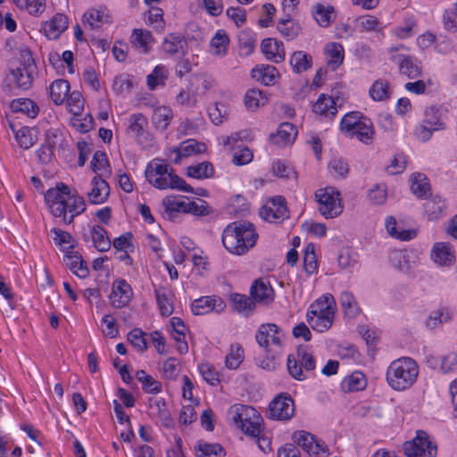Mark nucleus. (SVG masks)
Segmentation results:
<instances>
[{
  "label": "nucleus",
  "mask_w": 457,
  "mask_h": 457,
  "mask_svg": "<svg viewBox=\"0 0 457 457\" xmlns=\"http://www.w3.org/2000/svg\"><path fill=\"white\" fill-rule=\"evenodd\" d=\"M131 286L124 278H116L112 284L110 303L116 309L127 306L133 298Z\"/></svg>",
  "instance_id": "nucleus-19"
},
{
  "label": "nucleus",
  "mask_w": 457,
  "mask_h": 457,
  "mask_svg": "<svg viewBox=\"0 0 457 457\" xmlns=\"http://www.w3.org/2000/svg\"><path fill=\"white\" fill-rule=\"evenodd\" d=\"M324 55L328 66L335 71L344 62L345 49L340 43L328 42L324 46Z\"/></svg>",
  "instance_id": "nucleus-33"
},
{
  "label": "nucleus",
  "mask_w": 457,
  "mask_h": 457,
  "mask_svg": "<svg viewBox=\"0 0 457 457\" xmlns=\"http://www.w3.org/2000/svg\"><path fill=\"white\" fill-rule=\"evenodd\" d=\"M297 136L296 128L290 122H284L279 125L277 132L271 135L270 139L273 144L278 146L292 145Z\"/></svg>",
  "instance_id": "nucleus-32"
},
{
  "label": "nucleus",
  "mask_w": 457,
  "mask_h": 457,
  "mask_svg": "<svg viewBox=\"0 0 457 457\" xmlns=\"http://www.w3.org/2000/svg\"><path fill=\"white\" fill-rule=\"evenodd\" d=\"M419 364L411 357H401L393 361L386 371L388 386L398 392L411 388L417 381Z\"/></svg>",
  "instance_id": "nucleus-4"
},
{
  "label": "nucleus",
  "mask_w": 457,
  "mask_h": 457,
  "mask_svg": "<svg viewBox=\"0 0 457 457\" xmlns=\"http://www.w3.org/2000/svg\"><path fill=\"white\" fill-rule=\"evenodd\" d=\"M48 91L52 102L55 105H62L71 93V86L67 80L59 79L50 84Z\"/></svg>",
  "instance_id": "nucleus-37"
},
{
  "label": "nucleus",
  "mask_w": 457,
  "mask_h": 457,
  "mask_svg": "<svg viewBox=\"0 0 457 457\" xmlns=\"http://www.w3.org/2000/svg\"><path fill=\"white\" fill-rule=\"evenodd\" d=\"M89 204L98 205L104 204L110 195V187L100 176H94L85 192Z\"/></svg>",
  "instance_id": "nucleus-20"
},
{
  "label": "nucleus",
  "mask_w": 457,
  "mask_h": 457,
  "mask_svg": "<svg viewBox=\"0 0 457 457\" xmlns=\"http://www.w3.org/2000/svg\"><path fill=\"white\" fill-rule=\"evenodd\" d=\"M421 121L425 125L429 126L430 129H435L436 131L443 130L445 128L438 110L434 107L426 109L424 118Z\"/></svg>",
  "instance_id": "nucleus-63"
},
{
  "label": "nucleus",
  "mask_w": 457,
  "mask_h": 457,
  "mask_svg": "<svg viewBox=\"0 0 457 457\" xmlns=\"http://www.w3.org/2000/svg\"><path fill=\"white\" fill-rule=\"evenodd\" d=\"M230 301L234 309L243 315H248L255 307L254 302L245 295L232 294Z\"/></svg>",
  "instance_id": "nucleus-59"
},
{
  "label": "nucleus",
  "mask_w": 457,
  "mask_h": 457,
  "mask_svg": "<svg viewBox=\"0 0 457 457\" xmlns=\"http://www.w3.org/2000/svg\"><path fill=\"white\" fill-rule=\"evenodd\" d=\"M268 95L265 91L252 88L246 91L244 103L247 110L255 111L268 103Z\"/></svg>",
  "instance_id": "nucleus-48"
},
{
  "label": "nucleus",
  "mask_w": 457,
  "mask_h": 457,
  "mask_svg": "<svg viewBox=\"0 0 457 457\" xmlns=\"http://www.w3.org/2000/svg\"><path fill=\"white\" fill-rule=\"evenodd\" d=\"M171 328V336L177 342V350L180 354H185L188 351V345L186 341V335L188 331L185 322L179 317H172L170 320Z\"/></svg>",
  "instance_id": "nucleus-29"
},
{
  "label": "nucleus",
  "mask_w": 457,
  "mask_h": 457,
  "mask_svg": "<svg viewBox=\"0 0 457 457\" xmlns=\"http://www.w3.org/2000/svg\"><path fill=\"white\" fill-rule=\"evenodd\" d=\"M186 41L178 34L168 35L162 43V48L165 53L170 54H178L184 53Z\"/></svg>",
  "instance_id": "nucleus-58"
},
{
  "label": "nucleus",
  "mask_w": 457,
  "mask_h": 457,
  "mask_svg": "<svg viewBox=\"0 0 457 457\" xmlns=\"http://www.w3.org/2000/svg\"><path fill=\"white\" fill-rule=\"evenodd\" d=\"M403 50H407V47L403 44L390 46L386 51L389 60L396 63L400 73L407 76L409 79L420 77L421 74L420 62L411 55L399 54Z\"/></svg>",
  "instance_id": "nucleus-14"
},
{
  "label": "nucleus",
  "mask_w": 457,
  "mask_h": 457,
  "mask_svg": "<svg viewBox=\"0 0 457 457\" xmlns=\"http://www.w3.org/2000/svg\"><path fill=\"white\" fill-rule=\"evenodd\" d=\"M258 345L275 358L284 348L286 336L283 330L274 323L262 324L255 336Z\"/></svg>",
  "instance_id": "nucleus-9"
},
{
  "label": "nucleus",
  "mask_w": 457,
  "mask_h": 457,
  "mask_svg": "<svg viewBox=\"0 0 457 457\" xmlns=\"http://www.w3.org/2000/svg\"><path fill=\"white\" fill-rule=\"evenodd\" d=\"M206 145L195 139H187L179 144L178 147L171 148L166 156L175 164L180 163L184 158L204 153Z\"/></svg>",
  "instance_id": "nucleus-18"
},
{
  "label": "nucleus",
  "mask_w": 457,
  "mask_h": 457,
  "mask_svg": "<svg viewBox=\"0 0 457 457\" xmlns=\"http://www.w3.org/2000/svg\"><path fill=\"white\" fill-rule=\"evenodd\" d=\"M14 134L17 143L25 150L32 147L36 143L35 131L29 127H21L15 130Z\"/></svg>",
  "instance_id": "nucleus-60"
},
{
  "label": "nucleus",
  "mask_w": 457,
  "mask_h": 457,
  "mask_svg": "<svg viewBox=\"0 0 457 457\" xmlns=\"http://www.w3.org/2000/svg\"><path fill=\"white\" fill-rule=\"evenodd\" d=\"M110 21V14L104 6L87 9L82 18L84 26H87L91 29H99Z\"/></svg>",
  "instance_id": "nucleus-26"
},
{
  "label": "nucleus",
  "mask_w": 457,
  "mask_h": 457,
  "mask_svg": "<svg viewBox=\"0 0 457 457\" xmlns=\"http://www.w3.org/2000/svg\"><path fill=\"white\" fill-rule=\"evenodd\" d=\"M287 371L296 380H305L316 367L312 353L305 347H300L296 353L287 356Z\"/></svg>",
  "instance_id": "nucleus-11"
},
{
  "label": "nucleus",
  "mask_w": 457,
  "mask_h": 457,
  "mask_svg": "<svg viewBox=\"0 0 457 457\" xmlns=\"http://www.w3.org/2000/svg\"><path fill=\"white\" fill-rule=\"evenodd\" d=\"M455 251L450 243L436 242L430 251L431 261L439 268H449L455 262Z\"/></svg>",
  "instance_id": "nucleus-21"
},
{
  "label": "nucleus",
  "mask_w": 457,
  "mask_h": 457,
  "mask_svg": "<svg viewBox=\"0 0 457 457\" xmlns=\"http://www.w3.org/2000/svg\"><path fill=\"white\" fill-rule=\"evenodd\" d=\"M336 312L337 303L334 296L325 294L311 303L306 312V320L314 331L324 333L333 325Z\"/></svg>",
  "instance_id": "nucleus-5"
},
{
  "label": "nucleus",
  "mask_w": 457,
  "mask_h": 457,
  "mask_svg": "<svg viewBox=\"0 0 457 457\" xmlns=\"http://www.w3.org/2000/svg\"><path fill=\"white\" fill-rule=\"evenodd\" d=\"M251 295L254 301L269 304L274 300V291L267 278L256 279L251 287Z\"/></svg>",
  "instance_id": "nucleus-28"
},
{
  "label": "nucleus",
  "mask_w": 457,
  "mask_h": 457,
  "mask_svg": "<svg viewBox=\"0 0 457 457\" xmlns=\"http://www.w3.org/2000/svg\"><path fill=\"white\" fill-rule=\"evenodd\" d=\"M289 64L295 73H303L312 68V57L304 51H295L290 56Z\"/></svg>",
  "instance_id": "nucleus-45"
},
{
  "label": "nucleus",
  "mask_w": 457,
  "mask_h": 457,
  "mask_svg": "<svg viewBox=\"0 0 457 457\" xmlns=\"http://www.w3.org/2000/svg\"><path fill=\"white\" fill-rule=\"evenodd\" d=\"M320 213L326 219H333L343 212L340 193L334 187L320 188L315 193Z\"/></svg>",
  "instance_id": "nucleus-13"
},
{
  "label": "nucleus",
  "mask_w": 457,
  "mask_h": 457,
  "mask_svg": "<svg viewBox=\"0 0 457 457\" xmlns=\"http://www.w3.org/2000/svg\"><path fill=\"white\" fill-rule=\"evenodd\" d=\"M148 334L140 328H134L128 334V341L130 345L140 353L147 349Z\"/></svg>",
  "instance_id": "nucleus-61"
},
{
  "label": "nucleus",
  "mask_w": 457,
  "mask_h": 457,
  "mask_svg": "<svg viewBox=\"0 0 457 457\" xmlns=\"http://www.w3.org/2000/svg\"><path fill=\"white\" fill-rule=\"evenodd\" d=\"M146 181L159 190H177L194 193L193 187L176 174L163 159L155 158L150 161L145 169Z\"/></svg>",
  "instance_id": "nucleus-2"
},
{
  "label": "nucleus",
  "mask_w": 457,
  "mask_h": 457,
  "mask_svg": "<svg viewBox=\"0 0 457 457\" xmlns=\"http://www.w3.org/2000/svg\"><path fill=\"white\" fill-rule=\"evenodd\" d=\"M11 109L14 112H20L29 118H35L38 114V106L29 98H17L12 101Z\"/></svg>",
  "instance_id": "nucleus-52"
},
{
  "label": "nucleus",
  "mask_w": 457,
  "mask_h": 457,
  "mask_svg": "<svg viewBox=\"0 0 457 457\" xmlns=\"http://www.w3.org/2000/svg\"><path fill=\"white\" fill-rule=\"evenodd\" d=\"M452 312L446 307H440L428 315L426 319L425 325L429 329L439 328L444 323H447L452 320Z\"/></svg>",
  "instance_id": "nucleus-50"
},
{
  "label": "nucleus",
  "mask_w": 457,
  "mask_h": 457,
  "mask_svg": "<svg viewBox=\"0 0 457 457\" xmlns=\"http://www.w3.org/2000/svg\"><path fill=\"white\" fill-rule=\"evenodd\" d=\"M312 111L320 117L334 118L337 112L336 101L332 96L321 94L314 103Z\"/></svg>",
  "instance_id": "nucleus-34"
},
{
  "label": "nucleus",
  "mask_w": 457,
  "mask_h": 457,
  "mask_svg": "<svg viewBox=\"0 0 457 457\" xmlns=\"http://www.w3.org/2000/svg\"><path fill=\"white\" fill-rule=\"evenodd\" d=\"M411 192L419 197L425 196L429 189L428 178L422 173H414L411 177Z\"/></svg>",
  "instance_id": "nucleus-62"
},
{
  "label": "nucleus",
  "mask_w": 457,
  "mask_h": 457,
  "mask_svg": "<svg viewBox=\"0 0 457 457\" xmlns=\"http://www.w3.org/2000/svg\"><path fill=\"white\" fill-rule=\"evenodd\" d=\"M295 403L292 397L286 394L278 395L269 405V416L276 420H288L295 414Z\"/></svg>",
  "instance_id": "nucleus-17"
},
{
  "label": "nucleus",
  "mask_w": 457,
  "mask_h": 457,
  "mask_svg": "<svg viewBox=\"0 0 457 457\" xmlns=\"http://www.w3.org/2000/svg\"><path fill=\"white\" fill-rule=\"evenodd\" d=\"M156 302L162 316L168 317L174 311L172 292L163 287H160L154 290Z\"/></svg>",
  "instance_id": "nucleus-39"
},
{
  "label": "nucleus",
  "mask_w": 457,
  "mask_h": 457,
  "mask_svg": "<svg viewBox=\"0 0 457 457\" xmlns=\"http://www.w3.org/2000/svg\"><path fill=\"white\" fill-rule=\"evenodd\" d=\"M385 227L388 235L401 241H410L418 235L416 228H403L398 226L396 220L393 216H388L385 220Z\"/></svg>",
  "instance_id": "nucleus-31"
},
{
  "label": "nucleus",
  "mask_w": 457,
  "mask_h": 457,
  "mask_svg": "<svg viewBox=\"0 0 457 457\" xmlns=\"http://www.w3.org/2000/svg\"><path fill=\"white\" fill-rule=\"evenodd\" d=\"M187 198L182 195H169L162 201L163 216L172 220L179 213H186Z\"/></svg>",
  "instance_id": "nucleus-25"
},
{
  "label": "nucleus",
  "mask_w": 457,
  "mask_h": 457,
  "mask_svg": "<svg viewBox=\"0 0 457 457\" xmlns=\"http://www.w3.org/2000/svg\"><path fill=\"white\" fill-rule=\"evenodd\" d=\"M245 359V351L241 345L235 343L230 345L225 355V367L228 370H237Z\"/></svg>",
  "instance_id": "nucleus-51"
},
{
  "label": "nucleus",
  "mask_w": 457,
  "mask_h": 457,
  "mask_svg": "<svg viewBox=\"0 0 457 457\" xmlns=\"http://www.w3.org/2000/svg\"><path fill=\"white\" fill-rule=\"evenodd\" d=\"M229 44V37L223 29L216 31L210 42V53L217 57H223L227 52Z\"/></svg>",
  "instance_id": "nucleus-43"
},
{
  "label": "nucleus",
  "mask_w": 457,
  "mask_h": 457,
  "mask_svg": "<svg viewBox=\"0 0 457 457\" xmlns=\"http://www.w3.org/2000/svg\"><path fill=\"white\" fill-rule=\"evenodd\" d=\"M340 131L349 138H355L363 144H370L374 129L370 119L361 112H349L340 120Z\"/></svg>",
  "instance_id": "nucleus-6"
},
{
  "label": "nucleus",
  "mask_w": 457,
  "mask_h": 457,
  "mask_svg": "<svg viewBox=\"0 0 457 457\" xmlns=\"http://www.w3.org/2000/svg\"><path fill=\"white\" fill-rule=\"evenodd\" d=\"M389 260L395 268L402 271H407L416 264L418 254L413 249H398L390 253Z\"/></svg>",
  "instance_id": "nucleus-24"
},
{
  "label": "nucleus",
  "mask_w": 457,
  "mask_h": 457,
  "mask_svg": "<svg viewBox=\"0 0 457 457\" xmlns=\"http://www.w3.org/2000/svg\"><path fill=\"white\" fill-rule=\"evenodd\" d=\"M258 237L251 222L235 221L224 228L222 245L229 253L241 256L255 246Z\"/></svg>",
  "instance_id": "nucleus-3"
},
{
  "label": "nucleus",
  "mask_w": 457,
  "mask_h": 457,
  "mask_svg": "<svg viewBox=\"0 0 457 457\" xmlns=\"http://www.w3.org/2000/svg\"><path fill=\"white\" fill-rule=\"evenodd\" d=\"M367 386L365 375L361 371H354L346 376L341 382L344 392H354L363 390Z\"/></svg>",
  "instance_id": "nucleus-47"
},
{
  "label": "nucleus",
  "mask_w": 457,
  "mask_h": 457,
  "mask_svg": "<svg viewBox=\"0 0 457 457\" xmlns=\"http://www.w3.org/2000/svg\"><path fill=\"white\" fill-rule=\"evenodd\" d=\"M92 170L96 173V176L103 178L111 174V169L106 154L102 151H96L90 162Z\"/></svg>",
  "instance_id": "nucleus-56"
},
{
  "label": "nucleus",
  "mask_w": 457,
  "mask_h": 457,
  "mask_svg": "<svg viewBox=\"0 0 457 457\" xmlns=\"http://www.w3.org/2000/svg\"><path fill=\"white\" fill-rule=\"evenodd\" d=\"M417 20L412 14L404 16L403 22L390 29V34L398 39H407L415 34Z\"/></svg>",
  "instance_id": "nucleus-38"
},
{
  "label": "nucleus",
  "mask_w": 457,
  "mask_h": 457,
  "mask_svg": "<svg viewBox=\"0 0 457 457\" xmlns=\"http://www.w3.org/2000/svg\"><path fill=\"white\" fill-rule=\"evenodd\" d=\"M339 301L343 312L347 318L353 319L360 313V307L358 303L351 292H342Z\"/></svg>",
  "instance_id": "nucleus-55"
},
{
  "label": "nucleus",
  "mask_w": 457,
  "mask_h": 457,
  "mask_svg": "<svg viewBox=\"0 0 457 457\" xmlns=\"http://www.w3.org/2000/svg\"><path fill=\"white\" fill-rule=\"evenodd\" d=\"M36 64L30 52L21 54V59L11 64L7 79L14 87L27 90L33 83Z\"/></svg>",
  "instance_id": "nucleus-8"
},
{
  "label": "nucleus",
  "mask_w": 457,
  "mask_h": 457,
  "mask_svg": "<svg viewBox=\"0 0 457 457\" xmlns=\"http://www.w3.org/2000/svg\"><path fill=\"white\" fill-rule=\"evenodd\" d=\"M228 415L245 434L251 436L260 435L262 418L254 408L244 404H234L229 408Z\"/></svg>",
  "instance_id": "nucleus-7"
},
{
  "label": "nucleus",
  "mask_w": 457,
  "mask_h": 457,
  "mask_svg": "<svg viewBox=\"0 0 457 457\" xmlns=\"http://www.w3.org/2000/svg\"><path fill=\"white\" fill-rule=\"evenodd\" d=\"M65 265L79 278H84L88 275V269L81 255L76 251L69 250L63 256Z\"/></svg>",
  "instance_id": "nucleus-36"
},
{
  "label": "nucleus",
  "mask_w": 457,
  "mask_h": 457,
  "mask_svg": "<svg viewBox=\"0 0 457 457\" xmlns=\"http://www.w3.org/2000/svg\"><path fill=\"white\" fill-rule=\"evenodd\" d=\"M68 17L63 13H55L43 23L41 32L49 40H55L68 29Z\"/></svg>",
  "instance_id": "nucleus-23"
},
{
  "label": "nucleus",
  "mask_w": 457,
  "mask_h": 457,
  "mask_svg": "<svg viewBox=\"0 0 457 457\" xmlns=\"http://www.w3.org/2000/svg\"><path fill=\"white\" fill-rule=\"evenodd\" d=\"M125 132L143 149H150L154 145V135L148 129V120L141 112H134L125 120Z\"/></svg>",
  "instance_id": "nucleus-10"
},
{
  "label": "nucleus",
  "mask_w": 457,
  "mask_h": 457,
  "mask_svg": "<svg viewBox=\"0 0 457 457\" xmlns=\"http://www.w3.org/2000/svg\"><path fill=\"white\" fill-rule=\"evenodd\" d=\"M261 50L266 59L273 62L278 63L285 60L284 45L276 38H264L261 44Z\"/></svg>",
  "instance_id": "nucleus-27"
},
{
  "label": "nucleus",
  "mask_w": 457,
  "mask_h": 457,
  "mask_svg": "<svg viewBox=\"0 0 457 457\" xmlns=\"http://www.w3.org/2000/svg\"><path fill=\"white\" fill-rule=\"evenodd\" d=\"M195 454L197 457L220 456L223 454V448L219 444L200 441L195 446Z\"/></svg>",
  "instance_id": "nucleus-64"
},
{
  "label": "nucleus",
  "mask_w": 457,
  "mask_h": 457,
  "mask_svg": "<svg viewBox=\"0 0 457 457\" xmlns=\"http://www.w3.org/2000/svg\"><path fill=\"white\" fill-rule=\"evenodd\" d=\"M169 71L165 65L158 64L150 74L146 76V85L150 90H155L158 87H162L168 79Z\"/></svg>",
  "instance_id": "nucleus-49"
},
{
  "label": "nucleus",
  "mask_w": 457,
  "mask_h": 457,
  "mask_svg": "<svg viewBox=\"0 0 457 457\" xmlns=\"http://www.w3.org/2000/svg\"><path fill=\"white\" fill-rule=\"evenodd\" d=\"M406 457H436L437 445L434 437L423 430L403 445Z\"/></svg>",
  "instance_id": "nucleus-12"
},
{
  "label": "nucleus",
  "mask_w": 457,
  "mask_h": 457,
  "mask_svg": "<svg viewBox=\"0 0 457 457\" xmlns=\"http://www.w3.org/2000/svg\"><path fill=\"white\" fill-rule=\"evenodd\" d=\"M260 216L268 222L278 223L288 217L287 208L283 197L269 198L260 209Z\"/></svg>",
  "instance_id": "nucleus-16"
},
{
  "label": "nucleus",
  "mask_w": 457,
  "mask_h": 457,
  "mask_svg": "<svg viewBox=\"0 0 457 457\" xmlns=\"http://www.w3.org/2000/svg\"><path fill=\"white\" fill-rule=\"evenodd\" d=\"M423 206L424 212L429 220H436L440 219L446 209L445 200L438 195L426 200Z\"/></svg>",
  "instance_id": "nucleus-42"
},
{
  "label": "nucleus",
  "mask_w": 457,
  "mask_h": 457,
  "mask_svg": "<svg viewBox=\"0 0 457 457\" xmlns=\"http://www.w3.org/2000/svg\"><path fill=\"white\" fill-rule=\"evenodd\" d=\"M173 110L168 105H157L153 109L152 122L156 129H166L173 119Z\"/></svg>",
  "instance_id": "nucleus-40"
},
{
  "label": "nucleus",
  "mask_w": 457,
  "mask_h": 457,
  "mask_svg": "<svg viewBox=\"0 0 457 457\" xmlns=\"http://www.w3.org/2000/svg\"><path fill=\"white\" fill-rule=\"evenodd\" d=\"M369 95L376 102L388 100L391 96L389 83L385 79L375 80L370 87Z\"/></svg>",
  "instance_id": "nucleus-54"
},
{
  "label": "nucleus",
  "mask_w": 457,
  "mask_h": 457,
  "mask_svg": "<svg viewBox=\"0 0 457 457\" xmlns=\"http://www.w3.org/2000/svg\"><path fill=\"white\" fill-rule=\"evenodd\" d=\"M90 237L94 247L99 252H106L111 247V240L107 231L99 225H93L90 229Z\"/></svg>",
  "instance_id": "nucleus-44"
},
{
  "label": "nucleus",
  "mask_w": 457,
  "mask_h": 457,
  "mask_svg": "<svg viewBox=\"0 0 457 457\" xmlns=\"http://www.w3.org/2000/svg\"><path fill=\"white\" fill-rule=\"evenodd\" d=\"M225 308V302L217 296H202L191 303V311L195 315H204L211 312L220 313Z\"/></svg>",
  "instance_id": "nucleus-22"
},
{
  "label": "nucleus",
  "mask_w": 457,
  "mask_h": 457,
  "mask_svg": "<svg viewBox=\"0 0 457 457\" xmlns=\"http://www.w3.org/2000/svg\"><path fill=\"white\" fill-rule=\"evenodd\" d=\"M214 169L211 162H203L187 168V175L196 179H209L213 175Z\"/></svg>",
  "instance_id": "nucleus-57"
},
{
  "label": "nucleus",
  "mask_w": 457,
  "mask_h": 457,
  "mask_svg": "<svg viewBox=\"0 0 457 457\" xmlns=\"http://www.w3.org/2000/svg\"><path fill=\"white\" fill-rule=\"evenodd\" d=\"M292 438L309 457H328L330 454L328 445L307 431H296L293 434Z\"/></svg>",
  "instance_id": "nucleus-15"
},
{
  "label": "nucleus",
  "mask_w": 457,
  "mask_h": 457,
  "mask_svg": "<svg viewBox=\"0 0 457 457\" xmlns=\"http://www.w3.org/2000/svg\"><path fill=\"white\" fill-rule=\"evenodd\" d=\"M45 203L50 213L66 224L72 223L87 209L84 197L62 182L46 192Z\"/></svg>",
  "instance_id": "nucleus-1"
},
{
  "label": "nucleus",
  "mask_w": 457,
  "mask_h": 457,
  "mask_svg": "<svg viewBox=\"0 0 457 457\" xmlns=\"http://www.w3.org/2000/svg\"><path fill=\"white\" fill-rule=\"evenodd\" d=\"M49 235L54 244L59 247L63 253H66L69 250L75 249L76 240L69 232L61 228H53L50 229Z\"/></svg>",
  "instance_id": "nucleus-41"
},
{
  "label": "nucleus",
  "mask_w": 457,
  "mask_h": 457,
  "mask_svg": "<svg viewBox=\"0 0 457 457\" xmlns=\"http://www.w3.org/2000/svg\"><path fill=\"white\" fill-rule=\"evenodd\" d=\"M130 43L140 54H148L154 43L151 32L144 29H134L130 36Z\"/></svg>",
  "instance_id": "nucleus-30"
},
{
  "label": "nucleus",
  "mask_w": 457,
  "mask_h": 457,
  "mask_svg": "<svg viewBox=\"0 0 457 457\" xmlns=\"http://www.w3.org/2000/svg\"><path fill=\"white\" fill-rule=\"evenodd\" d=\"M252 78L256 81L265 85H274L278 77V70L270 64L257 65L251 71Z\"/></svg>",
  "instance_id": "nucleus-35"
},
{
  "label": "nucleus",
  "mask_w": 457,
  "mask_h": 457,
  "mask_svg": "<svg viewBox=\"0 0 457 457\" xmlns=\"http://www.w3.org/2000/svg\"><path fill=\"white\" fill-rule=\"evenodd\" d=\"M312 14L317 23L323 28L328 27L335 19L334 8L328 4H317L313 7Z\"/></svg>",
  "instance_id": "nucleus-53"
},
{
  "label": "nucleus",
  "mask_w": 457,
  "mask_h": 457,
  "mask_svg": "<svg viewBox=\"0 0 457 457\" xmlns=\"http://www.w3.org/2000/svg\"><path fill=\"white\" fill-rule=\"evenodd\" d=\"M149 414L152 417L158 419L165 426H169L170 424V415L165 401L162 398H154L150 400Z\"/></svg>",
  "instance_id": "nucleus-46"
}]
</instances>
